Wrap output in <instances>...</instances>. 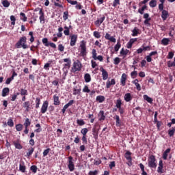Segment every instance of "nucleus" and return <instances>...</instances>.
<instances>
[{
	"mask_svg": "<svg viewBox=\"0 0 175 175\" xmlns=\"http://www.w3.org/2000/svg\"><path fill=\"white\" fill-rule=\"evenodd\" d=\"M25 43H27V37L23 36L21 38L18 42L16 44V49H21V47H23L24 50L28 49V45Z\"/></svg>",
	"mask_w": 175,
	"mask_h": 175,
	"instance_id": "f257e3e1",
	"label": "nucleus"
},
{
	"mask_svg": "<svg viewBox=\"0 0 175 175\" xmlns=\"http://www.w3.org/2000/svg\"><path fill=\"white\" fill-rule=\"evenodd\" d=\"M148 166L150 169H157V159H155V156L154 155H150L148 159Z\"/></svg>",
	"mask_w": 175,
	"mask_h": 175,
	"instance_id": "f03ea898",
	"label": "nucleus"
},
{
	"mask_svg": "<svg viewBox=\"0 0 175 175\" xmlns=\"http://www.w3.org/2000/svg\"><path fill=\"white\" fill-rule=\"evenodd\" d=\"M79 49L81 57H85L87 55V44L85 41L83 40L81 42Z\"/></svg>",
	"mask_w": 175,
	"mask_h": 175,
	"instance_id": "7ed1b4c3",
	"label": "nucleus"
},
{
	"mask_svg": "<svg viewBox=\"0 0 175 175\" xmlns=\"http://www.w3.org/2000/svg\"><path fill=\"white\" fill-rule=\"evenodd\" d=\"M72 70L74 73L77 71L81 70V63L80 62V61L77 60L76 62H75L73 63V66L72 68Z\"/></svg>",
	"mask_w": 175,
	"mask_h": 175,
	"instance_id": "20e7f679",
	"label": "nucleus"
},
{
	"mask_svg": "<svg viewBox=\"0 0 175 175\" xmlns=\"http://www.w3.org/2000/svg\"><path fill=\"white\" fill-rule=\"evenodd\" d=\"M68 167L70 172H73L75 170V163H73V157H72V156L68 157Z\"/></svg>",
	"mask_w": 175,
	"mask_h": 175,
	"instance_id": "39448f33",
	"label": "nucleus"
},
{
	"mask_svg": "<svg viewBox=\"0 0 175 175\" xmlns=\"http://www.w3.org/2000/svg\"><path fill=\"white\" fill-rule=\"evenodd\" d=\"M49 108V101H44L42 107H41V113L42 114H44L46 111H47V109Z\"/></svg>",
	"mask_w": 175,
	"mask_h": 175,
	"instance_id": "423d86ee",
	"label": "nucleus"
},
{
	"mask_svg": "<svg viewBox=\"0 0 175 175\" xmlns=\"http://www.w3.org/2000/svg\"><path fill=\"white\" fill-rule=\"evenodd\" d=\"M76 42H77V35L73 34L70 37V46H73L76 45Z\"/></svg>",
	"mask_w": 175,
	"mask_h": 175,
	"instance_id": "0eeeda50",
	"label": "nucleus"
},
{
	"mask_svg": "<svg viewBox=\"0 0 175 175\" xmlns=\"http://www.w3.org/2000/svg\"><path fill=\"white\" fill-rule=\"evenodd\" d=\"M100 72H102L103 80H107L109 77V73L103 67L100 68Z\"/></svg>",
	"mask_w": 175,
	"mask_h": 175,
	"instance_id": "6e6552de",
	"label": "nucleus"
},
{
	"mask_svg": "<svg viewBox=\"0 0 175 175\" xmlns=\"http://www.w3.org/2000/svg\"><path fill=\"white\" fill-rule=\"evenodd\" d=\"M167 17H169V12L165 10H163L161 12V18L163 19V21H166Z\"/></svg>",
	"mask_w": 175,
	"mask_h": 175,
	"instance_id": "1a4fd4ad",
	"label": "nucleus"
},
{
	"mask_svg": "<svg viewBox=\"0 0 175 175\" xmlns=\"http://www.w3.org/2000/svg\"><path fill=\"white\" fill-rule=\"evenodd\" d=\"M40 14V23L41 24H44V12H43V10L40 9L39 11Z\"/></svg>",
	"mask_w": 175,
	"mask_h": 175,
	"instance_id": "9d476101",
	"label": "nucleus"
},
{
	"mask_svg": "<svg viewBox=\"0 0 175 175\" xmlns=\"http://www.w3.org/2000/svg\"><path fill=\"white\" fill-rule=\"evenodd\" d=\"M105 38L107 39V40H110V42H112V43H116V40L114 37H112L110 36L109 33H107L105 36Z\"/></svg>",
	"mask_w": 175,
	"mask_h": 175,
	"instance_id": "9b49d317",
	"label": "nucleus"
},
{
	"mask_svg": "<svg viewBox=\"0 0 175 175\" xmlns=\"http://www.w3.org/2000/svg\"><path fill=\"white\" fill-rule=\"evenodd\" d=\"M29 106H31V103L29 101H25L23 104V107H24V109H25V111H29L31 107H29Z\"/></svg>",
	"mask_w": 175,
	"mask_h": 175,
	"instance_id": "f8f14e48",
	"label": "nucleus"
},
{
	"mask_svg": "<svg viewBox=\"0 0 175 175\" xmlns=\"http://www.w3.org/2000/svg\"><path fill=\"white\" fill-rule=\"evenodd\" d=\"M137 40V38H131L129 42L127 43L126 44V47L127 49H132V45L133 44V43H135V42H136Z\"/></svg>",
	"mask_w": 175,
	"mask_h": 175,
	"instance_id": "ddd939ff",
	"label": "nucleus"
},
{
	"mask_svg": "<svg viewBox=\"0 0 175 175\" xmlns=\"http://www.w3.org/2000/svg\"><path fill=\"white\" fill-rule=\"evenodd\" d=\"M132 155V152L129 151H126L124 154V158L129 161V162H132V157H131Z\"/></svg>",
	"mask_w": 175,
	"mask_h": 175,
	"instance_id": "4468645a",
	"label": "nucleus"
},
{
	"mask_svg": "<svg viewBox=\"0 0 175 175\" xmlns=\"http://www.w3.org/2000/svg\"><path fill=\"white\" fill-rule=\"evenodd\" d=\"M126 81V74L123 73L122 75L121 79H120V83L123 87L125 85Z\"/></svg>",
	"mask_w": 175,
	"mask_h": 175,
	"instance_id": "2eb2a0df",
	"label": "nucleus"
},
{
	"mask_svg": "<svg viewBox=\"0 0 175 175\" xmlns=\"http://www.w3.org/2000/svg\"><path fill=\"white\" fill-rule=\"evenodd\" d=\"M9 92H10V89H9V88H4L2 90V96H8Z\"/></svg>",
	"mask_w": 175,
	"mask_h": 175,
	"instance_id": "dca6fc26",
	"label": "nucleus"
},
{
	"mask_svg": "<svg viewBox=\"0 0 175 175\" xmlns=\"http://www.w3.org/2000/svg\"><path fill=\"white\" fill-rule=\"evenodd\" d=\"M116 84V80L114 79H112L110 81H107L106 83V87L107 88H110V87H111V85H114Z\"/></svg>",
	"mask_w": 175,
	"mask_h": 175,
	"instance_id": "f3484780",
	"label": "nucleus"
},
{
	"mask_svg": "<svg viewBox=\"0 0 175 175\" xmlns=\"http://www.w3.org/2000/svg\"><path fill=\"white\" fill-rule=\"evenodd\" d=\"M26 167L23 161H21L19 165V170L22 173H25Z\"/></svg>",
	"mask_w": 175,
	"mask_h": 175,
	"instance_id": "a211bd4d",
	"label": "nucleus"
},
{
	"mask_svg": "<svg viewBox=\"0 0 175 175\" xmlns=\"http://www.w3.org/2000/svg\"><path fill=\"white\" fill-rule=\"evenodd\" d=\"M99 121H105V111H100L98 113Z\"/></svg>",
	"mask_w": 175,
	"mask_h": 175,
	"instance_id": "6ab92c4d",
	"label": "nucleus"
},
{
	"mask_svg": "<svg viewBox=\"0 0 175 175\" xmlns=\"http://www.w3.org/2000/svg\"><path fill=\"white\" fill-rule=\"evenodd\" d=\"M105 16H103L100 18H98L95 24L96 25H97V27H99V25H100V24H102V23H103V21H105Z\"/></svg>",
	"mask_w": 175,
	"mask_h": 175,
	"instance_id": "aec40b11",
	"label": "nucleus"
},
{
	"mask_svg": "<svg viewBox=\"0 0 175 175\" xmlns=\"http://www.w3.org/2000/svg\"><path fill=\"white\" fill-rule=\"evenodd\" d=\"M54 105L58 106L59 105V97L57 95L53 96Z\"/></svg>",
	"mask_w": 175,
	"mask_h": 175,
	"instance_id": "412c9836",
	"label": "nucleus"
},
{
	"mask_svg": "<svg viewBox=\"0 0 175 175\" xmlns=\"http://www.w3.org/2000/svg\"><path fill=\"white\" fill-rule=\"evenodd\" d=\"M132 100V96H131V93H127L124 95V100L126 102H131Z\"/></svg>",
	"mask_w": 175,
	"mask_h": 175,
	"instance_id": "4be33fe9",
	"label": "nucleus"
},
{
	"mask_svg": "<svg viewBox=\"0 0 175 175\" xmlns=\"http://www.w3.org/2000/svg\"><path fill=\"white\" fill-rule=\"evenodd\" d=\"M170 152V148H167L163 154V159L166 161L167 159V154Z\"/></svg>",
	"mask_w": 175,
	"mask_h": 175,
	"instance_id": "5701e85b",
	"label": "nucleus"
},
{
	"mask_svg": "<svg viewBox=\"0 0 175 175\" xmlns=\"http://www.w3.org/2000/svg\"><path fill=\"white\" fill-rule=\"evenodd\" d=\"M13 144L18 150H21V148H23V146H21L17 141H14Z\"/></svg>",
	"mask_w": 175,
	"mask_h": 175,
	"instance_id": "b1692460",
	"label": "nucleus"
},
{
	"mask_svg": "<svg viewBox=\"0 0 175 175\" xmlns=\"http://www.w3.org/2000/svg\"><path fill=\"white\" fill-rule=\"evenodd\" d=\"M96 100L97 102H99V103H102L105 102V96H98L96 98Z\"/></svg>",
	"mask_w": 175,
	"mask_h": 175,
	"instance_id": "393cba45",
	"label": "nucleus"
},
{
	"mask_svg": "<svg viewBox=\"0 0 175 175\" xmlns=\"http://www.w3.org/2000/svg\"><path fill=\"white\" fill-rule=\"evenodd\" d=\"M85 83H90L91 81V75L88 73L85 74L84 76Z\"/></svg>",
	"mask_w": 175,
	"mask_h": 175,
	"instance_id": "a878e982",
	"label": "nucleus"
},
{
	"mask_svg": "<svg viewBox=\"0 0 175 175\" xmlns=\"http://www.w3.org/2000/svg\"><path fill=\"white\" fill-rule=\"evenodd\" d=\"M149 6L150 8H155V7H157V0H151L149 2Z\"/></svg>",
	"mask_w": 175,
	"mask_h": 175,
	"instance_id": "bb28decb",
	"label": "nucleus"
},
{
	"mask_svg": "<svg viewBox=\"0 0 175 175\" xmlns=\"http://www.w3.org/2000/svg\"><path fill=\"white\" fill-rule=\"evenodd\" d=\"M115 118L116 120V126H121V120H120V116L116 115Z\"/></svg>",
	"mask_w": 175,
	"mask_h": 175,
	"instance_id": "cd10ccee",
	"label": "nucleus"
},
{
	"mask_svg": "<svg viewBox=\"0 0 175 175\" xmlns=\"http://www.w3.org/2000/svg\"><path fill=\"white\" fill-rule=\"evenodd\" d=\"M167 66L168 68H172L173 66L175 67V56L174 58V62H172V61L167 62Z\"/></svg>",
	"mask_w": 175,
	"mask_h": 175,
	"instance_id": "c85d7f7f",
	"label": "nucleus"
},
{
	"mask_svg": "<svg viewBox=\"0 0 175 175\" xmlns=\"http://www.w3.org/2000/svg\"><path fill=\"white\" fill-rule=\"evenodd\" d=\"M132 32V36H137V35L139 34V29H137V27H135L133 29Z\"/></svg>",
	"mask_w": 175,
	"mask_h": 175,
	"instance_id": "c756f323",
	"label": "nucleus"
},
{
	"mask_svg": "<svg viewBox=\"0 0 175 175\" xmlns=\"http://www.w3.org/2000/svg\"><path fill=\"white\" fill-rule=\"evenodd\" d=\"M62 31H64V28L62 27L58 28V33H57V38H62Z\"/></svg>",
	"mask_w": 175,
	"mask_h": 175,
	"instance_id": "7c9ffc66",
	"label": "nucleus"
},
{
	"mask_svg": "<svg viewBox=\"0 0 175 175\" xmlns=\"http://www.w3.org/2000/svg\"><path fill=\"white\" fill-rule=\"evenodd\" d=\"M170 40H169V38H163L161 40V44H163V46H167V44H169V42Z\"/></svg>",
	"mask_w": 175,
	"mask_h": 175,
	"instance_id": "2f4dec72",
	"label": "nucleus"
},
{
	"mask_svg": "<svg viewBox=\"0 0 175 175\" xmlns=\"http://www.w3.org/2000/svg\"><path fill=\"white\" fill-rule=\"evenodd\" d=\"M144 99L148 102V103H152V98H151L147 95H144Z\"/></svg>",
	"mask_w": 175,
	"mask_h": 175,
	"instance_id": "473e14b6",
	"label": "nucleus"
},
{
	"mask_svg": "<svg viewBox=\"0 0 175 175\" xmlns=\"http://www.w3.org/2000/svg\"><path fill=\"white\" fill-rule=\"evenodd\" d=\"M146 9H147V5H144L142 8H139L138 10V13H140L141 14H144V11Z\"/></svg>",
	"mask_w": 175,
	"mask_h": 175,
	"instance_id": "72a5a7b5",
	"label": "nucleus"
},
{
	"mask_svg": "<svg viewBox=\"0 0 175 175\" xmlns=\"http://www.w3.org/2000/svg\"><path fill=\"white\" fill-rule=\"evenodd\" d=\"M20 16L21 20H22L24 22L27 21V18L26 17L25 14H24V12H21Z\"/></svg>",
	"mask_w": 175,
	"mask_h": 175,
	"instance_id": "f704fd0d",
	"label": "nucleus"
},
{
	"mask_svg": "<svg viewBox=\"0 0 175 175\" xmlns=\"http://www.w3.org/2000/svg\"><path fill=\"white\" fill-rule=\"evenodd\" d=\"M2 4L4 8H9V6H10V3H9L8 0L3 1Z\"/></svg>",
	"mask_w": 175,
	"mask_h": 175,
	"instance_id": "c9c22d12",
	"label": "nucleus"
},
{
	"mask_svg": "<svg viewBox=\"0 0 175 175\" xmlns=\"http://www.w3.org/2000/svg\"><path fill=\"white\" fill-rule=\"evenodd\" d=\"M121 48V43H120V41L117 42V44L115 45L114 50L115 51H118Z\"/></svg>",
	"mask_w": 175,
	"mask_h": 175,
	"instance_id": "e433bc0d",
	"label": "nucleus"
},
{
	"mask_svg": "<svg viewBox=\"0 0 175 175\" xmlns=\"http://www.w3.org/2000/svg\"><path fill=\"white\" fill-rule=\"evenodd\" d=\"M129 53V50L126 49L124 50V48L122 49L120 51L121 55H126Z\"/></svg>",
	"mask_w": 175,
	"mask_h": 175,
	"instance_id": "4c0bfd02",
	"label": "nucleus"
},
{
	"mask_svg": "<svg viewBox=\"0 0 175 175\" xmlns=\"http://www.w3.org/2000/svg\"><path fill=\"white\" fill-rule=\"evenodd\" d=\"M121 105H122V103L121 102V99H118L116 103V106L117 109H120L121 107Z\"/></svg>",
	"mask_w": 175,
	"mask_h": 175,
	"instance_id": "58836bf2",
	"label": "nucleus"
},
{
	"mask_svg": "<svg viewBox=\"0 0 175 175\" xmlns=\"http://www.w3.org/2000/svg\"><path fill=\"white\" fill-rule=\"evenodd\" d=\"M40 105V98H36V109H39Z\"/></svg>",
	"mask_w": 175,
	"mask_h": 175,
	"instance_id": "ea45409f",
	"label": "nucleus"
},
{
	"mask_svg": "<svg viewBox=\"0 0 175 175\" xmlns=\"http://www.w3.org/2000/svg\"><path fill=\"white\" fill-rule=\"evenodd\" d=\"M24 125L25 128H28L29 125H31V122L29 121V118H26Z\"/></svg>",
	"mask_w": 175,
	"mask_h": 175,
	"instance_id": "a19ab883",
	"label": "nucleus"
},
{
	"mask_svg": "<svg viewBox=\"0 0 175 175\" xmlns=\"http://www.w3.org/2000/svg\"><path fill=\"white\" fill-rule=\"evenodd\" d=\"M93 36H94V38H96V39L100 38V33H99L98 31H94Z\"/></svg>",
	"mask_w": 175,
	"mask_h": 175,
	"instance_id": "79ce46f5",
	"label": "nucleus"
},
{
	"mask_svg": "<svg viewBox=\"0 0 175 175\" xmlns=\"http://www.w3.org/2000/svg\"><path fill=\"white\" fill-rule=\"evenodd\" d=\"M30 170H31L33 173H36V172H38V167L36 165H31Z\"/></svg>",
	"mask_w": 175,
	"mask_h": 175,
	"instance_id": "37998d69",
	"label": "nucleus"
},
{
	"mask_svg": "<svg viewBox=\"0 0 175 175\" xmlns=\"http://www.w3.org/2000/svg\"><path fill=\"white\" fill-rule=\"evenodd\" d=\"M81 133L83 134V136H85L88 133V129L87 128L82 129Z\"/></svg>",
	"mask_w": 175,
	"mask_h": 175,
	"instance_id": "c03bdc74",
	"label": "nucleus"
},
{
	"mask_svg": "<svg viewBox=\"0 0 175 175\" xmlns=\"http://www.w3.org/2000/svg\"><path fill=\"white\" fill-rule=\"evenodd\" d=\"M77 124H78V125H80L81 126L83 125H85V122H84V120H83V119H81V120L78 119L77 120Z\"/></svg>",
	"mask_w": 175,
	"mask_h": 175,
	"instance_id": "a18cd8bd",
	"label": "nucleus"
},
{
	"mask_svg": "<svg viewBox=\"0 0 175 175\" xmlns=\"http://www.w3.org/2000/svg\"><path fill=\"white\" fill-rule=\"evenodd\" d=\"M64 35H66V36H68V35H69V27H66V26H65L64 27Z\"/></svg>",
	"mask_w": 175,
	"mask_h": 175,
	"instance_id": "49530a36",
	"label": "nucleus"
},
{
	"mask_svg": "<svg viewBox=\"0 0 175 175\" xmlns=\"http://www.w3.org/2000/svg\"><path fill=\"white\" fill-rule=\"evenodd\" d=\"M34 149L33 148H31L29 149V152L27 153V157H31L32 154H33Z\"/></svg>",
	"mask_w": 175,
	"mask_h": 175,
	"instance_id": "de8ad7c7",
	"label": "nucleus"
},
{
	"mask_svg": "<svg viewBox=\"0 0 175 175\" xmlns=\"http://www.w3.org/2000/svg\"><path fill=\"white\" fill-rule=\"evenodd\" d=\"M10 20H11V24L12 25H15L16 24V17H14V16L12 15L10 16Z\"/></svg>",
	"mask_w": 175,
	"mask_h": 175,
	"instance_id": "09e8293b",
	"label": "nucleus"
},
{
	"mask_svg": "<svg viewBox=\"0 0 175 175\" xmlns=\"http://www.w3.org/2000/svg\"><path fill=\"white\" fill-rule=\"evenodd\" d=\"M16 131H18V132L23 131V124H17L16 126Z\"/></svg>",
	"mask_w": 175,
	"mask_h": 175,
	"instance_id": "8fccbe9b",
	"label": "nucleus"
},
{
	"mask_svg": "<svg viewBox=\"0 0 175 175\" xmlns=\"http://www.w3.org/2000/svg\"><path fill=\"white\" fill-rule=\"evenodd\" d=\"M7 124L8 126H11V127L14 126V123L13 122V120L12 119H9Z\"/></svg>",
	"mask_w": 175,
	"mask_h": 175,
	"instance_id": "3c124183",
	"label": "nucleus"
},
{
	"mask_svg": "<svg viewBox=\"0 0 175 175\" xmlns=\"http://www.w3.org/2000/svg\"><path fill=\"white\" fill-rule=\"evenodd\" d=\"M42 43L44 44V46L49 47V40L47 38H43Z\"/></svg>",
	"mask_w": 175,
	"mask_h": 175,
	"instance_id": "603ef678",
	"label": "nucleus"
},
{
	"mask_svg": "<svg viewBox=\"0 0 175 175\" xmlns=\"http://www.w3.org/2000/svg\"><path fill=\"white\" fill-rule=\"evenodd\" d=\"M83 92H86L88 94L89 92H91V90H90V88H88L87 85H85L83 89Z\"/></svg>",
	"mask_w": 175,
	"mask_h": 175,
	"instance_id": "864d4df0",
	"label": "nucleus"
},
{
	"mask_svg": "<svg viewBox=\"0 0 175 175\" xmlns=\"http://www.w3.org/2000/svg\"><path fill=\"white\" fill-rule=\"evenodd\" d=\"M49 152H50V148H47L44 150L43 152V157H47Z\"/></svg>",
	"mask_w": 175,
	"mask_h": 175,
	"instance_id": "5fc2aeb1",
	"label": "nucleus"
},
{
	"mask_svg": "<svg viewBox=\"0 0 175 175\" xmlns=\"http://www.w3.org/2000/svg\"><path fill=\"white\" fill-rule=\"evenodd\" d=\"M157 173H160V174L163 173V167L159 165L157 169Z\"/></svg>",
	"mask_w": 175,
	"mask_h": 175,
	"instance_id": "6e6d98bb",
	"label": "nucleus"
},
{
	"mask_svg": "<svg viewBox=\"0 0 175 175\" xmlns=\"http://www.w3.org/2000/svg\"><path fill=\"white\" fill-rule=\"evenodd\" d=\"M136 76H137V71H133L131 73V77H132V79H135Z\"/></svg>",
	"mask_w": 175,
	"mask_h": 175,
	"instance_id": "4d7b16f0",
	"label": "nucleus"
},
{
	"mask_svg": "<svg viewBox=\"0 0 175 175\" xmlns=\"http://www.w3.org/2000/svg\"><path fill=\"white\" fill-rule=\"evenodd\" d=\"M173 57H174V53L173 52H169L167 58L169 59H172L173 58Z\"/></svg>",
	"mask_w": 175,
	"mask_h": 175,
	"instance_id": "13d9d810",
	"label": "nucleus"
},
{
	"mask_svg": "<svg viewBox=\"0 0 175 175\" xmlns=\"http://www.w3.org/2000/svg\"><path fill=\"white\" fill-rule=\"evenodd\" d=\"M92 58L94 59H95L96 58V49H93L92 52Z\"/></svg>",
	"mask_w": 175,
	"mask_h": 175,
	"instance_id": "bf43d9fd",
	"label": "nucleus"
},
{
	"mask_svg": "<svg viewBox=\"0 0 175 175\" xmlns=\"http://www.w3.org/2000/svg\"><path fill=\"white\" fill-rule=\"evenodd\" d=\"M174 129H172V130H169L168 131V135L172 137V136H174Z\"/></svg>",
	"mask_w": 175,
	"mask_h": 175,
	"instance_id": "052dcab7",
	"label": "nucleus"
},
{
	"mask_svg": "<svg viewBox=\"0 0 175 175\" xmlns=\"http://www.w3.org/2000/svg\"><path fill=\"white\" fill-rule=\"evenodd\" d=\"M68 12H64V15H63V18L64 20H68Z\"/></svg>",
	"mask_w": 175,
	"mask_h": 175,
	"instance_id": "680f3d73",
	"label": "nucleus"
},
{
	"mask_svg": "<svg viewBox=\"0 0 175 175\" xmlns=\"http://www.w3.org/2000/svg\"><path fill=\"white\" fill-rule=\"evenodd\" d=\"M117 5H120V0H113V6L116 8Z\"/></svg>",
	"mask_w": 175,
	"mask_h": 175,
	"instance_id": "e2e57ef3",
	"label": "nucleus"
},
{
	"mask_svg": "<svg viewBox=\"0 0 175 175\" xmlns=\"http://www.w3.org/2000/svg\"><path fill=\"white\" fill-rule=\"evenodd\" d=\"M27 90H25V89H21V95H27Z\"/></svg>",
	"mask_w": 175,
	"mask_h": 175,
	"instance_id": "0e129e2a",
	"label": "nucleus"
},
{
	"mask_svg": "<svg viewBox=\"0 0 175 175\" xmlns=\"http://www.w3.org/2000/svg\"><path fill=\"white\" fill-rule=\"evenodd\" d=\"M58 50L60 51H64L65 50V47L62 46V44H59L58 46Z\"/></svg>",
	"mask_w": 175,
	"mask_h": 175,
	"instance_id": "69168bd1",
	"label": "nucleus"
},
{
	"mask_svg": "<svg viewBox=\"0 0 175 175\" xmlns=\"http://www.w3.org/2000/svg\"><path fill=\"white\" fill-rule=\"evenodd\" d=\"M120 59H119V57H116L115 59H114V64L115 65H118V64H120Z\"/></svg>",
	"mask_w": 175,
	"mask_h": 175,
	"instance_id": "338daca9",
	"label": "nucleus"
},
{
	"mask_svg": "<svg viewBox=\"0 0 175 175\" xmlns=\"http://www.w3.org/2000/svg\"><path fill=\"white\" fill-rule=\"evenodd\" d=\"M96 174H98L97 170L90 171V172H89V175H96Z\"/></svg>",
	"mask_w": 175,
	"mask_h": 175,
	"instance_id": "774afa93",
	"label": "nucleus"
}]
</instances>
